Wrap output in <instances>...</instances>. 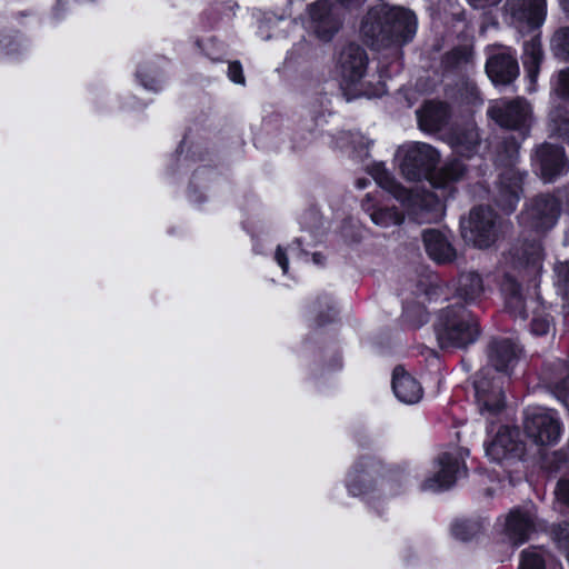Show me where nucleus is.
I'll return each mask as SVG.
<instances>
[{"label":"nucleus","mask_w":569,"mask_h":569,"mask_svg":"<svg viewBox=\"0 0 569 569\" xmlns=\"http://www.w3.org/2000/svg\"><path fill=\"white\" fill-rule=\"evenodd\" d=\"M519 348L509 339L493 340L488 351V365L475 378L476 402L480 415L490 419L505 407L502 378L517 365Z\"/></svg>","instance_id":"1"},{"label":"nucleus","mask_w":569,"mask_h":569,"mask_svg":"<svg viewBox=\"0 0 569 569\" xmlns=\"http://www.w3.org/2000/svg\"><path fill=\"white\" fill-rule=\"evenodd\" d=\"M439 158L438 151L423 142L403 144L396 152V161L406 179L412 181L428 179L437 189L459 180L466 171L460 160H453L448 162L436 176L432 171L438 164Z\"/></svg>","instance_id":"2"},{"label":"nucleus","mask_w":569,"mask_h":569,"mask_svg":"<svg viewBox=\"0 0 569 569\" xmlns=\"http://www.w3.org/2000/svg\"><path fill=\"white\" fill-rule=\"evenodd\" d=\"M418 21L416 14L401 7L380 4L371 9L361 23V33L372 44L389 42L405 43L416 34Z\"/></svg>","instance_id":"3"},{"label":"nucleus","mask_w":569,"mask_h":569,"mask_svg":"<svg viewBox=\"0 0 569 569\" xmlns=\"http://www.w3.org/2000/svg\"><path fill=\"white\" fill-rule=\"evenodd\" d=\"M367 66V53L359 46L349 44L340 51L335 66V73L341 89L349 98L361 96L373 98L386 93L385 82L378 81L373 86L372 81L366 79Z\"/></svg>","instance_id":"4"},{"label":"nucleus","mask_w":569,"mask_h":569,"mask_svg":"<svg viewBox=\"0 0 569 569\" xmlns=\"http://www.w3.org/2000/svg\"><path fill=\"white\" fill-rule=\"evenodd\" d=\"M370 174L376 183L392 194L410 214L420 222H431L442 214V201L438 194L412 192L398 184L383 163H375L370 168Z\"/></svg>","instance_id":"5"},{"label":"nucleus","mask_w":569,"mask_h":569,"mask_svg":"<svg viewBox=\"0 0 569 569\" xmlns=\"http://www.w3.org/2000/svg\"><path fill=\"white\" fill-rule=\"evenodd\" d=\"M436 333L441 348H462L477 339L479 330L477 321L469 311L458 307L440 313Z\"/></svg>","instance_id":"6"},{"label":"nucleus","mask_w":569,"mask_h":569,"mask_svg":"<svg viewBox=\"0 0 569 569\" xmlns=\"http://www.w3.org/2000/svg\"><path fill=\"white\" fill-rule=\"evenodd\" d=\"M525 415L526 433L535 443L549 446L558 441L561 426L555 411L532 407L528 408Z\"/></svg>","instance_id":"7"},{"label":"nucleus","mask_w":569,"mask_h":569,"mask_svg":"<svg viewBox=\"0 0 569 569\" xmlns=\"http://www.w3.org/2000/svg\"><path fill=\"white\" fill-rule=\"evenodd\" d=\"M465 475V463L460 452H443L433 462L429 476L422 483V488L431 491L445 490Z\"/></svg>","instance_id":"8"},{"label":"nucleus","mask_w":569,"mask_h":569,"mask_svg":"<svg viewBox=\"0 0 569 569\" xmlns=\"http://www.w3.org/2000/svg\"><path fill=\"white\" fill-rule=\"evenodd\" d=\"M463 238L476 247H489L496 237L495 214L490 208H477L462 222Z\"/></svg>","instance_id":"9"},{"label":"nucleus","mask_w":569,"mask_h":569,"mask_svg":"<svg viewBox=\"0 0 569 569\" xmlns=\"http://www.w3.org/2000/svg\"><path fill=\"white\" fill-rule=\"evenodd\" d=\"M488 114L499 126L517 129L527 126L530 120L531 110L529 104L522 99H516L510 102L500 100L491 104Z\"/></svg>","instance_id":"10"},{"label":"nucleus","mask_w":569,"mask_h":569,"mask_svg":"<svg viewBox=\"0 0 569 569\" xmlns=\"http://www.w3.org/2000/svg\"><path fill=\"white\" fill-rule=\"evenodd\" d=\"M537 515L533 505L512 509L506 518L505 532L513 545H522L536 530Z\"/></svg>","instance_id":"11"},{"label":"nucleus","mask_w":569,"mask_h":569,"mask_svg":"<svg viewBox=\"0 0 569 569\" xmlns=\"http://www.w3.org/2000/svg\"><path fill=\"white\" fill-rule=\"evenodd\" d=\"M559 214V203L553 197H539L522 214V220L537 230L551 228Z\"/></svg>","instance_id":"12"},{"label":"nucleus","mask_w":569,"mask_h":569,"mask_svg":"<svg viewBox=\"0 0 569 569\" xmlns=\"http://www.w3.org/2000/svg\"><path fill=\"white\" fill-rule=\"evenodd\" d=\"M507 6L515 21L530 29L540 27L545 20L546 0H508Z\"/></svg>","instance_id":"13"},{"label":"nucleus","mask_w":569,"mask_h":569,"mask_svg":"<svg viewBox=\"0 0 569 569\" xmlns=\"http://www.w3.org/2000/svg\"><path fill=\"white\" fill-rule=\"evenodd\" d=\"M519 432L517 429L508 427L501 428L495 439L486 445V455L493 461H501L512 456L521 453L518 442Z\"/></svg>","instance_id":"14"},{"label":"nucleus","mask_w":569,"mask_h":569,"mask_svg":"<svg viewBox=\"0 0 569 569\" xmlns=\"http://www.w3.org/2000/svg\"><path fill=\"white\" fill-rule=\"evenodd\" d=\"M486 71L493 84H507L518 76V63L510 52L492 54L486 64Z\"/></svg>","instance_id":"15"},{"label":"nucleus","mask_w":569,"mask_h":569,"mask_svg":"<svg viewBox=\"0 0 569 569\" xmlns=\"http://www.w3.org/2000/svg\"><path fill=\"white\" fill-rule=\"evenodd\" d=\"M392 390L399 401L407 405L419 402L423 396L420 382L400 367L393 370Z\"/></svg>","instance_id":"16"},{"label":"nucleus","mask_w":569,"mask_h":569,"mask_svg":"<svg viewBox=\"0 0 569 569\" xmlns=\"http://www.w3.org/2000/svg\"><path fill=\"white\" fill-rule=\"evenodd\" d=\"M537 158L540 161L541 174L548 181L562 173L568 167L563 150L559 147L543 144L537 150Z\"/></svg>","instance_id":"17"},{"label":"nucleus","mask_w":569,"mask_h":569,"mask_svg":"<svg viewBox=\"0 0 569 569\" xmlns=\"http://www.w3.org/2000/svg\"><path fill=\"white\" fill-rule=\"evenodd\" d=\"M310 17L315 23L313 30L321 40H330L339 29V22L333 18L326 2L313 3L310 8Z\"/></svg>","instance_id":"18"},{"label":"nucleus","mask_w":569,"mask_h":569,"mask_svg":"<svg viewBox=\"0 0 569 569\" xmlns=\"http://www.w3.org/2000/svg\"><path fill=\"white\" fill-rule=\"evenodd\" d=\"M426 250L431 259L437 262L451 261L456 253L447 238L439 231L427 230L423 233Z\"/></svg>","instance_id":"19"},{"label":"nucleus","mask_w":569,"mask_h":569,"mask_svg":"<svg viewBox=\"0 0 569 569\" xmlns=\"http://www.w3.org/2000/svg\"><path fill=\"white\" fill-rule=\"evenodd\" d=\"M417 117L422 130L437 131L447 120V106L441 102H427L417 111Z\"/></svg>","instance_id":"20"},{"label":"nucleus","mask_w":569,"mask_h":569,"mask_svg":"<svg viewBox=\"0 0 569 569\" xmlns=\"http://www.w3.org/2000/svg\"><path fill=\"white\" fill-rule=\"evenodd\" d=\"M362 206L365 211L369 213L372 222L379 227L387 228L402 222L403 217L400 212L378 207L371 194H367Z\"/></svg>","instance_id":"21"},{"label":"nucleus","mask_w":569,"mask_h":569,"mask_svg":"<svg viewBox=\"0 0 569 569\" xmlns=\"http://www.w3.org/2000/svg\"><path fill=\"white\" fill-rule=\"evenodd\" d=\"M373 486L375 479L372 473L361 466L353 467L352 470L348 473L347 489L351 496H366L370 492Z\"/></svg>","instance_id":"22"},{"label":"nucleus","mask_w":569,"mask_h":569,"mask_svg":"<svg viewBox=\"0 0 569 569\" xmlns=\"http://www.w3.org/2000/svg\"><path fill=\"white\" fill-rule=\"evenodd\" d=\"M540 60V42L537 39H532L525 44L523 51V64L527 70V77L530 81V84H532L537 79Z\"/></svg>","instance_id":"23"},{"label":"nucleus","mask_w":569,"mask_h":569,"mask_svg":"<svg viewBox=\"0 0 569 569\" xmlns=\"http://www.w3.org/2000/svg\"><path fill=\"white\" fill-rule=\"evenodd\" d=\"M478 144V132L475 128H469L455 137V149L461 156L469 157Z\"/></svg>","instance_id":"24"},{"label":"nucleus","mask_w":569,"mask_h":569,"mask_svg":"<svg viewBox=\"0 0 569 569\" xmlns=\"http://www.w3.org/2000/svg\"><path fill=\"white\" fill-rule=\"evenodd\" d=\"M303 256V251L299 248V242L292 243L288 247L279 246L276 250L274 259L278 266L281 268L284 274L288 273V260L300 259Z\"/></svg>","instance_id":"25"},{"label":"nucleus","mask_w":569,"mask_h":569,"mask_svg":"<svg viewBox=\"0 0 569 569\" xmlns=\"http://www.w3.org/2000/svg\"><path fill=\"white\" fill-rule=\"evenodd\" d=\"M518 190V184L513 183L512 186H509L507 190L501 191L498 203L507 213H510L516 209V206L519 201Z\"/></svg>","instance_id":"26"},{"label":"nucleus","mask_w":569,"mask_h":569,"mask_svg":"<svg viewBox=\"0 0 569 569\" xmlns=\"http://www.w3.org/2000/svg\"><path fill=\"white\" fill-rule=\"evenodd\" d=\"M460 289L467 298L473 299L482 290L481 278L473 273L465 276L460 280Z\"/></svg>","instance_id":"27"},{"label":"nucleus","mask_w":569,"mask_h":569,"mask_svg":"<svg viewBox=\"0 0 569 569\" xmlns=\"http://www.w3.org/2000/svg\"><path fill=\"white\" fill-rule=\"evenodd\" d=\"M519 569H545V560L538 550H523Z\"/></svg>","instance_id":"28"},{"label":"nucleus","mask_w":569,"mask_h":569,"mask_svg":"<svg viewBox=\"0 0 569 569\" xmlns=\"http://www.w3.org/2000/svg\"><path fill=\"white\" fill-rule=\"evenodd\" d=\"M523 258L528 263L538 264L542 258L541 246L537 242L531 243L523 250Z\"/></svg>","instance_id":"29"},{"label":"nucleus","mask_w":569,"mask_h":569,"mask_svg":"<svg viewBox=\"0 0 569 569\" xmlns=\"http://www.w3.org/2000/svg\"><path fill=\"white\" fill-rule=\"evenodd\" d=\"M555 90L559 96L569 99V70L561 71L558 74Z\"/></svg>","instance_id":"30"},{"label":"nucleus","mask_w":569,"mask_h":569,"mask_svg":"<svg viewBox=\"0 0 569 569\" xmlns=\"http://www.w3.org/2000/svg\"><path fill=\"white\" fill-rule=\"evenodd\" d=\"M552 43L555 47L561 49L563 52L569 54V28L559 30L553 39Z\"/></svg>","instance_id":"31"},{"label":"nucleus","mask_w":569,"mask_h":569,"mask_svg":"<svg viewBox=\"0 0 569 569\" xmlns=\"http://www.w3.org/2000/svg\"><path fill=\"white\" fill-rule=\"evenodd\" d=\"M228 77L229 79L237 83V84H243L244 83V77L242 73V67L239 62H230L228 67Z\"/></svg>","instance_id":"32"},{"label":"nucleus","mask_w":569,"mask_h":569,"mask_svg":"<svg viewBox=\"0 0 569 569\" xmlns=\"http://www.w3.org/2000/svg\"><path fill=\"white\" fill-rule=\"evenodd\" d=\"M558 281L569 291V262H559L555 268Z\"/></svg>","instance_id":"33"},{"label":"nucleus","mask_w":569,"mask_h":569,"mask_svg":"<svg viewBox=\"0 0 569 569\" xmlns=\"http://www.w3.org/2000/svg\"><path fill=\"white\" fill-rule=\"evenodd\" d=\"M556 495L560 501L569 505V479L558 482Z\"/></svg>","instance_id":"34"},{"label":"nucleus","mask_w":569,"mask_h":569,"mask_svg":"<svg viewBox=\"0 0 569 569\" xmlns=\"http://www.w3.org/2000/svg\"><path fill=\"white\" fill-rule=\"evenodd\" d=\"M531 330L535 335H546L550 330V323L547 319H535Z\"/></svg>","instance_id":"35"},{"label":"nucleus","mask_w":569,"mask_h":569,"mask_svg":"<svg viewBox=\"0 0 569 569\" xmlns=\"http://www.w3.org/2000/svg\"><path fill=\"white\" fill-rule=\"evenodd\" d=\"M501 0H468L469 4L475 9H487L500 3Z\"/></svg>","instance_id":"36"},{"label":"nucleus","mask_w":569,"mask_h":569,"mask_svg":"<svg viewBox=\"0 0 569 569\" xmlns=\"http://www.w3.org/2000/svg\"><path fill=\"white\" fill-rule=\"evenodd\" d=\"M13 42L14 40L9 37V36H6L3 37V39L0 41V48L7 53V54H11V53H14L17 51V48L16 46H13Z\"/></svg>","instance_id":"37"},{"label":"nucleus","mask_w":569,"mask_h":569,"mask_svg":"<svg viewBox=\"0 0 569 569\" xmlns=\"http://www.w3.org/2000/svg\"><path fill=\"white\" fill-rule=\"evenodd\" d=\"M520 302H521V297L519 295L518 288H515L513 291H512V296L510 297V299L508 301V305L510 307H516Z\"/></svg>","instance_id":"38"},{"label":"nucleus","mask_w":569,"mask_h":569,"mask_svg":"<svg viewBox=\"0 0 569 569\" xmlns=\"http://www.w3.org/2000/svg\"><path fill=\"white\" fill-rule=\"evenodd\" d=\"M460 527H461V525H456V526L453 527V533H455V536H456L457 538L465 540V539H467V537H466V536H463V535L460 532Z\"/></svg>","instance_id":"39"},{"label":"nucleus","mask_w":569,"mask_h":569,"mask_svg":"<svg viewBox=\"0 0 569 569\" xmlns=\"http://www.w3.org/2000/svg\"><path fill=\"white\" fill-rule=\"evenodd\" d=\"M561 390L566 396H569V379L562 382Z\"/></svg>","instance_id":"40"},{"label":"nucleus","mask_w":569,"mask_h":569,"mask_svg":"<svg viewBox=\"0 0 569 569\" xmlns=\"http://www.w3.org/2000/svg\"><path fill=\"white\" fill-rule=\"evenodd\" d=\"M557 130L559 131L560 134H566L567 133V124H565L563 127H562V124H558Z\"/></svg>","instance_id":"41"},{"label":"nucleus","mask_w":569,"mask_h":569,"mask_svg":"<svg viewBox=\"0 0 569 569\" xmlns=\"http://www.w3.org/2000/svg\"><path fill=\"white\" fill-rule=\"evenodd\" d=\"M561 6L569 12V0H560Z\"/></svg>","instance_id":"42"},{"label":"nucleus","mask_w":569,"mask_h":569,"mask_svg":"<svg viewBox=\"0 0 569 569\" xmlns=\"http://www.w3.org/2000/svg\"><path fill=\"white\" fill-rule=\"evenodd\" d=\"M142 84L144 86V88H148V89H151V90H157L158 89V87H156V86H148L144 82Z\"/></svg>","instance_id":"43"},{"label":"nucleus","mask_w":569,"mask_h":569,"mask_svg":"<svg viewBox=\"0 0 569 569\" xmlns=\"http://www.w3.org/2000/svg\"><path fill=\"white\" fill-rule=\"evenodd\" d=\"M358 187H359V188H365V187H366V183H365V182H362V181H358Z\"/></svg>","instance_id":"44"},{"label":"nucleus","mask_w":569,"mask_h":569,"mask_svg":"<svg viewBox=\"0 0 569 569\" xmlns=\"http://www.w3.org/2000/svg\"><path fill=\"white\" fill-rule=\"evenodd\" d=\"M567 558H568V560H569V550H568V553H567Z\"/></svg>","instance_id":"45"}]
</instances>
